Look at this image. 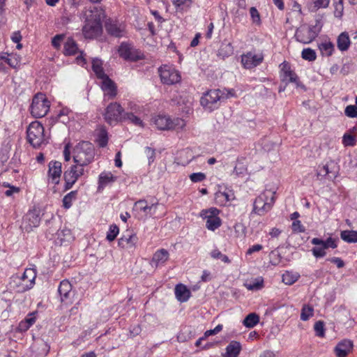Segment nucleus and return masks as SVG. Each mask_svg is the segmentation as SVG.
Listing matches in <instances>:
<instances>
[{"label":"nucleus","instance_id":"nucleus-47","mask_svg":"<svg viewBox=\"0 0 357 357\" xmlns=\"http://www.w3.org/2000/svg\"><path fill=\"white\" fill-rule=\"evenodd\" d=\"M119 233V229L116 225H111L107 233L106 238L109 241H114L118 234Z\"/></svg>","mask_w":357,"mask_h":357},{"label":"nucleus","instance_id":"nucleus-19","mask_svg":"<svg viewBox=\"0 0 357 357\" xmlns=\"http://www.w3.org/2000/svg\"><path fill=\"white\" fill-rule=\"evenodd\" d=\"M100 79L102 80V89L110 98H114L116 95V86L115 83L107 75L100 78Z\"/></svg>","mask_w":357,"mask_h":357},{"label":"nucleus","instance_id":"nucleus-63","mask_svg":"<svg viewBox=\"0 0 357 357\" xmlns=\"http://www.w3.org/2000/svg\"><path fill=\"white\" fill-rule=\"evenodd\" d=\"M263 248L262 245L260 244H256L251 246L246 252V255H250L254 252H259Z\"/></svg>","mask_w":357,"mask_h":357},{"label":"nucleus","instance_id":"nucleus-35","mask_svg":"<svg viewBox=\"0 0 357 357\" xmlns=\"http://www.w3.org/2000/svg\"><path fill=\"white\" fill-rule=\"evenodd\" d=\"M36 278V271L35 269L26 268L24 271V272L22 275V279L23 280H24L26 279H29V281L30 282L29 286L27 287V288L26 289H29L33 287V284L35 283Z\"/></svg>","mask_w":357,"mask_h":357},{"label":"nucleus","instance_id":"nucleus-54","mask_svg":"<svg viewBox=\"0 0 357 357\" xmlns=\"http://www.w3.org/2000/svg\"><path fill=\"white\" fill-rule=\"evenodd\" d=\"M326 248H324L323 245H318L312 248V252L313 255L317 257H323L326 255L325 251Z\"/></svg>","mask_w":357,"mask_h":357},{"label":"nucleus","instance_id":"nucleus-61","mask_svg":"<svg viewBox=\"0 0 357 357\" xmlns=\"http://www.w3.org/2000/svg\"><path fill=\"white\" fill-rule=\"evenodd\" d=\"M40 347H41L42 351L39 354V356H47L50 351V347L48 345V344L47 342H43L40 344Z\"/></svg>","mask_w":357,"mask_h":357},{"label":"nucleus","instance_id":"nucleus-53","mask_svg":"<svg viewBox=\"0 0 357 357\" xmlns=\"http://www.w3.org/2000/svg\"><path fill=\"white\" fill-rule=\"evenodd\" d=\"M144 155H146V157L148 159L149 165H151L155 160V149H153L151 147L146 146L144 149Z\"/></svg>","mask_w":357,"mask_h":357},{"label":"nucleus","instance_id":"nucleus-62","mask_svg":"<svg viewBox=\"0 0 357 357\" xmlns=\"http://www.w3.org/2000/svg\"><path fill=\"white\" fill-rule=\"evenodd\" d=\"M328 260L330 261L331 263L336 264L337 267L339 268H342L344 266V261L340 257H332L328 259Z\"/></svg>","mask_w":357,"mask_h":357},{"label":"nucleus","instance_id":"nucleus-9","mask_svg":"<svg viewBox=\"0 0 357 357\" xmlns=\"http://www.w3.org/2000/svg\"><path fill=\"white\" fill-rule=\"evenodd\" d=\"M124 114V109L120 104L112 102L107 107L104 116L108 123L112 124L123 121L125 119Z\"/></svg>","mask_w":357,"mask_h":357},{"label":"nucleus","instance_id":"nucleus-23","mask_svg":"<svg viewBox=\"0 0 357 357\" xmlns=\"http://www.w3.org/2000/svg\"><path fill=\"white\" fill-rule=\"evenodd\" d=\"M105 29L109 34L117 38L122 37L124 34V29L121 25H118L110 20L106 22Z\"/></svg>","mask_w":357,"mask_h":357},{"label":"nucleus","instance_id":"nucleus-40","mask_svg":"<svg viewBox=\"0 0 357 357\" xmlns=\"http://www.w3.org/2000/svg\"><path fill=\"white\" fill-rule=\"evenodd\" d=\"M149 204L145 199H140L135 203L133 210L139 215L142 216V213L147 209Z\"/></svg>","mask_w":357,"mask_h":357},{"label":"nucleus","instance_id":"nucleus-51","mask_svg":"<svg viewBox=\"0 0 357 357\" xmlns=\"http://www.w3.org/2000/svg\"><path fill=\"white\" fill-rule=\"evenodd\" d=\"M250 14L252 18V22L257 25H260L261 23L259 13L255 7H251L250 9Z\"/></svg>","mask_w":357,"mask_h":357},{"label":"nucleus","instance_id":"nucleus-18","mask_svg":"<svg viewBox=\"0 0 357 357\" xmlns=\"http://www.w3.org/2000/svg\"><path fill=\"white\" fill-rule=\"evenodd\" d=\"M65 190L70 189L79 178L77 172V166H71L68 170L64 172Z\"/></svg>","mask_w":357,"mask_h":357},{"label":"nucleus","instance_id":"nucleus-56","mask_svg":"<svg viewBox=\"0 0 357 357\" xmlns=\"http://www.w3.org/2000/svg\"><path fill=\"white\" fill-rule=\"evenodd\" d=\"M190 180L194 182H201L206 178V175L202 172L192 173L190 175Z\"/></svg>","mask_w":357,"mask_h":357},{"label":"nucleus","instance_id":"nucleus-6","mask_svg":"<svg viewBox=\"0 0 357 357\" xmlns=\"http://www.w3.org/2000/svg\"><path fill=\"white\" fill-rule=\"evenodd\" d=\"M152 123L161 130H181L185 126V122L181 118L171 119L165 115H158L152 119Z\"/></svg>","mask_w":357,"mask_h":357},{"label":"nucleus","instance_id":"nucleus-50","mask_svg":"<svg viewBox=\"0 0 357 357\" xmlns=\"http://www.w3.org/2000/svg\"><path fill=\"white\" fill-rule=\"evenodd\" d=\"M314 329L316 333V335L318 337H323L325 335L324 330V324L322 321H318L315 322L314 326Z\"/></svg>","mask_w":357,"mask_h":357},{"label":"nucleus","instance_id":"nucleus-15","mask_svg":"<svg viewBox=\"0 0 357 357\" xmlns=\"http://www.w3.org/2000/svg\"><path fill=\"white\" fill-rule=\"evenodd\" d=\"M48 166L49 177L51 178L53 183L58 184L62 173L61 163L59 161H51Z\"/></svg>","mask_w":357,"mask_h":357},{"label":"nucleus","instance_id":"nucleus-49","mask_svg":"<svg viewBox=\"0 0 357 357\" xmlns=\"http://www.w3.org/2000/svg\"><path fill=\"white\" fill-rule=\"evenodd\" d=\"M356 139L354 135L345 133L342 137V144L345 146H354L356 144Z\"/></svg>","mask_w":357,"mask_h":357},{"label":"nucleus","instance_id":"nucleus-38","mask_svg":"<svg viewBox=\"0 0 357 357\" xmlns=\"http://www.w3.org/2000/svg\"><path fill=\"white\" fill-rule=\"evenodd\" d=\"M319 48L323 55L330 56L334 51V45L331 42H326L320 44Z\"/></svg>","mask_w":357,"mask_h":357},{"label":"nucleus","instance_id":"nucleus-10","mask_svg":"<svg viewBox=\"0 0 357 357\" xmlns=\"http://www.w3.org/2000/svg\"><path fill=\"white\" fill-rule=\"evenodd\" d=\"M158 73L161 82L167 85L176 84L180 82L181 78L178 71L167 65L159 68Z\"/></svg>","mask_w":357,"mask_h":357},{"label":"nucleus","instance_id":"nucleus-21","mask_svg":"<svg viewBox=\"0 0 357 357\" xmlns=\"http://www.w3.org/2000/svg\"><path fill=\"white\" fill-rule=\"evenodd\" d=\"M234 194L231 190H218L215 194V201L220 206H225L227 202L234 199Z\"/></svg>","mask_w":357,"mask_h":357},{"label":"nucleus","instance_id":"nucleus-2","mask_svg":"<svg viewBox=\"0 0 357 357\" xmlns=\"http://www.w3.org/2000/svg\"><path fill=\"white\" fill-rule=\"evenodd\" d=\"M234 96H235L234 89L209 90L201 98L200 103L206 109L211 112L219 107V102Z\"/></svg>","mask_w":357,"mask_h":357},{"label":"nucleus","instance_id":"nucleus-36","mask_svg":"<svg viewBox=\"0 0 357 357\" xmlns=\"http://www.w3.org/2000/svg\"><path fill=\"white\" fill-rule=\"evenodd\" d=\"M245 287L248 290L257 291L262 289L264 287V280L261 278H257L250 281L249 283H245Z\"/></svg>","mask_w":357,"mask_h":357},{"label":"nucleus","instance_id":"nucleus-55","mask_svg":"<svg viewBox=\"0 0 357 357\" xmlns=\"http://www.w3.org/2000/svg\"><path fill=\"white\" fill-rule=\"evenodd\" d=\"M190 332L189 331H183L180 332L177 335V340L180 342H185L188 341L191 337L190 335Z\"/></svg>","mask_w":357,"mask_h":357},{"label":"nucleus","instance_id":"nucleus-28","mask_svg":"<svg viewBox=\"0 0 357 357\" xmlns=\"http://www.w3.org/2000/svg\"><path fill=\"white\" fill-rule=\"evenodd\" d=\"M340 238L342 241L347 243H357V231L355 230H343L340 232Z\"/></svg>","mask_w":357,"mask_h":357},{"label":"nucleus","instance_id":"nucleus-33","mask_svg":"<svg viewBox=\"0 0 357 357\" xmlns=\"http://www.w3.org/2000/svg\"><path fill=\"white\" fill-rule=\"evenodd\" d=\"M259 321V317L256 313H250L244 319L243 325L249 328L255 327Z\"/></svg>","mask_w":357,"mask_h":357},{"label":"nucleus","instance_id":"nucleus-7","mask_svg":"<svg viewBox=\"0 0 357 357\" xmlns=\"http://www.w3.org/2000/svg\"><path fill=\"white\" fill-rule=\"evenodd\" d=\"M50 102L43 93H39L35 95L30 107L31 114L35 118L45 116L50 109Z\"/></svg>","mask_w":357,"mask_h":357},{"label":"nucleus","instance_id":"nucleus-43","mask_svg":"<svg viewBox=\"0 0 357 357\" xmlns=\"http://www.w3.org/2000/svg\"><path fill=\"white\" fill-rule=\"evenodd\" d=\"M301 56L303 59L309 61H313L317 58L315 51L311 48L303 49L301 53Z\"/></svg>","mask_w":357,"mask_h":357},{"label":"nucleus","instance_id":"nucleus-32","mask_svg":"<svg viewBox=\"0 0 357 357\" xmlns=\"http://www.w3.org/2000/svg\"><path fill=\"white\" fill-rule=\"evenodd\" d=\"M300 278V274L296 272L285 271L282 274V282L287 285H291L296 282Z\"/></svg>","mask_w":357,"mask_h":357},{"label":"nucleus","instance_id":"nucleus-25","mask_svg":"<svg viewBox=\"0 0 357 357\" xmlns=\"http://www.w3.org/2000/svg\"><path fill=\"white\" fill-rule=\"evenodd\" d=\"M241 350L240 342L236 341L231 342L226 347V352L223 357H238Z\"/></svg>","mask_w":357,"mask_h":357},{"label":"nucleus","instance_id":"nucleus-39","mask_svg":"<svg viewBox=\"0 0 357 357\" xmlns=\"http://www.w3.org/2000/svg\"><path fill=\"white\" fill-rule=\"evenodd\" d=\"M77 191L73 190L64 196L63 199V206L65 208H69L72 206L73 201L76 199Z\"/></svg>","mask_w":357,"mask_h":357},{"label":"nucleus","instance_id":"nucleus-29","mask_svg":"<svg viewBox=\"0 0 357 357\" xmlns=\"http://www.w3.org/2000/svg\"><path fill=\"white\" fill-rule=\"evenodd\" d=\"M24 221L29 223H37L41 221L40 211L38 209L33 208L27 212L24 216Z\"/></svg>","mask_w":357,"mask_h":357},{"label":"nucleus","instance_id":"nucleus-46","mask_svg":"<svg viewBox=\"0 0 357 357\" xmlns=\"http://www.w3.org/2000/svg\"><path fill=\"white\" fill-rule=\"evenodd\" d=\"M159 207L163 208V206L159 204L158 203L149 204L147 209L142 213V217L154 215L155 214L156 209H158Z\"/></svg>","mask_w":357,"mask_h":357},{"label":"nucleus","instance_id":"nucleus-4","mask_svg":"<svg viewBox=\"0 0 357 357\" xmlns=\"http://www.w3.org/2000/svg\"><path fill=\"white\" fill-rule=\"evenodd\" d=\"M275 192L265 190L255 200L252 213L264 215L269 211L275 203Z\"/></svg>","mask_w":357,"mask_h":357},{"label":"nucleus","instance_id":"nucleus-52","mask_svg":"<svg viewBox=\"0 0 357 357\" xmlns=\"http://www.w3.org/2000/svg\"><path fill=\"white\" fill-rule=\"evenodd\" d=\"M344 114L349 118L357 117V105H349L346 107L344 109Z\"/></svg>","mask_w":357,"mask_h":357},{"label":"nucleus","instance_id":"nucleus-60","mask_svg":"<svg viewBox=\"0 0 357 357\" xmlns=\"http://www.w3.org/2000/svg\"><path fill=\"white\" fill-rule=\"evenodd\" d=\"M63 38V35H56L52 40V45L56 49H59L61 46V42Z\"/></svg>","mask_w":357,"mask_h":357},{"label":"nucleus","instance_id":"nucleus-48","mask_svg":"<svg viewBox=\"0 0 357 357\" xmlns=\"http://www.w3.org/2000/svg\"><path fill=\"white\" fill-rule=\"evenodd\" d=\"M174 6L176 10H183L185 7L190 8L192 1V0H172Z\"/></svg>","mask_w":357,"mask_h":357},{"label":"nucleus","instance_id":"nucleus-59","mask_svg":"<svg viewBox=\"0 0 357 357\" xmlns=\"http://www.w3.org/2000/svg\"><path fill=\"white\" fill-rule=\"evenodd\" d=\"M222 329V325L218 324L213 329L208 330L204 333L205 337H208L212 335H215L220 332Z\"/></svg>","mask_w":357,"mask_h":357},{"label":"nucleus","instance_id":"nucleus-26","mask_svg":"<svg viewBox=\"0 0 357 357\" xmlns=\"http://www.w3.org/2000/svg\"><path fill=\"white\" fill-rule=\"evenodd\" d=\"M176 298L180 302H185L190 296V291L182 284H177L175 287Z\"/></svg>","mask_w":357,"mask_h":357},{"label":"nucleus","instance_id":"nucleus-58","mask_svg":"<svg viewBox=\"0 0 357 357\" xmlns=\"http://www.w3.org/2000/svg\"><path fill=\"white\" fill-rule=\"evenodd\" d=\"M314 7L316 9L326 8L329 4V0H312Z\"/></svg>","mask_w":357,"mask_h":357},{"label":"nucleus","instance_id":"nucleus-17","mask_svg":"<svg viewBox=\"0 0 357 357\" xmlns=\"http://www.w3.org/2000/svg\"><path fill=\"white\" fill-rule=\"evenodd\" d=\"M220 211L216 208L203 210L200 213V216L206 223H221V220L218 216Z\"/></svg>","mask_w":357,"mask_h":357},{"label":"nucleus","instance_id":"nucleus-30","mask_svg":"<svg viewBox=\"0 0 357 357\" xmlns=\"http://www.w3.org/2000/svg\"><path fill=\"white\" fill-rule=\"evenodd\" d=\"M78 51L77 45L72 38H68L64 43L63 52L66 55H74Z\"/></svg>","mask_w":357,"mask_h":357},{"label":"nucleus","instance_id":"nucleus-8","mask_svg":"<svg viewBox=\"0 0 357 357\" xmlns=\"http://www.w3.org/2000/svg\"><path fill=\"white\" fill-rule=\"evenodd\" d=\"M28 142L34 148L39 147L45 142L44 128L38 121L32 122L27 128Z\"/></svg>","mask_w":357,"mask_h":357},{"label":"nucleus","instance_id":"nucleus-45","mask_svg":"<svg viewBox=\"0 0 357 357\" xmlns=\"http://www.w3.org/2000/svg\"><path fill=\"white\" fill-rule=\"evenodd\" d=\"M211 257L215 259H220L222 261L226 264H229L231 262V260L229 259V257L227 255L222 254V252L218 249H215L211 251Z\"/></svg>","mask_w":357,"mask_h":357},{"label":"nucleus","instance_id":"nucleus-34","mask_svg":"<svg viewBox=\"0 0 357 357\" xmlns=\"http://www.w3.org/2000/svg\"><path fill=\"white\" fill-rule=\"evenodd\" d=\"M92 70L95 73L96 77L100 79L106 74L102 68V61L98 59H93L92 61Z\"/></svg>","mask_w":357,"mask_h":357},{"label":"nucleus","instance_id":"nucleus-42","mask_svg":"<svg viewBox=\"0 0 357 357\" xmlns=\"http://www.w3.org/2000/svg\"><path fill=\"white\" fill-rule=\"evenodd\" d=\"M114 181H115V177L110 172L102 173L99 176V185H105L107 183L113 182Z\"/></svg>","mask_w":357,"mask_h":357},{"label":"nucleus","instance_id":"nucleus-31","mask_svg":"<svg viewBox=\"0 0 357 357\" xmlns=\"http://www.w3.org/2000/svg\"><path fill=\"white\" fill-rule=\"evenodd\" d=\"M234 49L231 43H222L218 50L217 56L222 59L229 57L233 54Z\"/></svg>","mask_w":357,"mask_h":357},{"label":"nucleus","instance_id":"nucleus-13","mask_svg":"<svg viewBox=\"0 0 357 357\" xmlns=\"http://www.w3.org/2000/svg\"><path fill=\"white\" fill-rule=\"evenodd\" d=\"M73 240L72 231L66 225L61 227L54 234V242L56 245H62L66 242H70Z\"/></svg>","mask_w":357,"mask_h":357},{"label":"nucleus","instance_id":"nucleus-22","mask_svg":"<svg viewBox=\"0 0 357 357\" xmlns=\"http://www.w3.org/2000/svg\"><path fill=\"white\" fill-rule=\"evenodd\" d=\"M138 238L136 234L123 236L119 239L118 245L121 248L132 249L135 247Z\"/></svg>","mask_w":357,"mask_h":357},{"label":"nucleus","instance_id":"nucleus-27","mask_svg":"<svg viewBox=\"0 0 357 357\" xmlns=\"http://www.w3.org/2000/svg\"><path fill=\"white\" fill-rule=\"evenodd\" d=\"M350 44L351 41L348 33L342 32L339 35L337 39V46L340 51H347L349 49Z\"/></svg>","mask_w":357,"mask_h":357},{"label":"nucleus","instance_id":"nucleus-44","mask_svg":"<svg viewBox=\"0 0 357 357\" xmlns=\"http://www.w3.org/2000/svg\"><path fill=\"white\" fill-rule=\"evenodd\" d=\"M313 308L310 305H304L301 310V319L307 321L313 316Z\"/></svg>","mask_w":357,"mask_h":357},{"label":"nucleus","instance_id":"nucleus-24","mask_svg":"<svg viewBox=\"0 0 357 357\" xmlns=\"http://www.w3.org/2000/svg\"><path fill=\"white\" fill-rule=\"evenodd\" d=\"M338 238L328 237L326 241L319 238H314L312 239L311 243L315 245H323L324 248H336L337 247Z\"/></svg>","mask_w":357,"mask_h":357},{"label":"nucleus","instance_id":"nucleus-16","mask_svg":"<svg viewBox=\"0 0 357 357\" xmlns=\"http://www.w3.org/2000/svg\"><path fill=\"white\" fill-rule=\"evenodd\" d=\"M169 254L165 249L161 248L157 250L153 255L150 264L152 267L157 268L159 266L165 264L168 260Z\"/></svg>","mask_w":357,"mask_h":357},{"label":"nucleus","instance_id":"nucleus-1","mask_svg":"<svg viewBox=\"0 0 357 357\" xmlns=\"http://www.w3.org/2000/svg\"><path fill=\"white\" fill-rule=\"evenodd\" d=\"M85 24L82 31L85 38H93L98 36L102 30L101 20L103 17L102 10L93 7L92 9L85 10L84 13Z\"/></svg>","mask_w":357,"mask_h":357},{"label":"nucleus","instance_id":"nucleus-37","mask_svg":"<svg viewBox=\"0 0 357 357\" xmlns=\"http://www.w3.org/2000/svg\"><path fill=\"white\" fill-rule=\"evenodd\" d=\"M96 142L99 146L100 147H105L107 146L108 142V135L107 132L104 128H101L99 130L98 137L96 139Z\"/></svg>","mask_w":357,"mask_h":357},{"label":"nucleus","instance_id":"nucleus-20","mask_svg":"<svg viewBox=\"0 0 357 357\" xmlns=\"http://www.w3.org/2000/svg\"><path fill=\"white\" fill-rule=\"evenodd\" d=\"M72 285L67 280H62L59 286L58 292L60 295L61 301L66 302L70 298Z\"/></svg>","mask_w":357,"mask_h":357},{"label":"nucleus","instance_id":"nucleus-41","mask_svg":"<svg viewBox=\"0 0 357 357\" xmlns=\"http://www.w3.org/2000/svg\"><path fill=\"white\" fill-rule=\"evenodd\" d=\"M124 116H125V119H123V120L127 119V120H129L131 123H132L135 126H141V127L144 126V123H143L142 121L140 119V118H139L138 116L135 115L132 112H125Z\"/></svg>","mask_w":357,"mask_h":357},{"label":"nucleus","instance_id":"nucleus-64","mask_svg":"<svg viewBox=\"0 0 357 357\" xmlns=\"http://www.w3.org/2000/svg\"><path fill=\"white\" fill-rule=\"evenodd\" d=\"M36 313L33 312L24 319V321L31 327L36 322Z\"/></svg>","mask_w":357,"mask_h":357},{"label":"nucleus","instance_id":"nucleus-3","mask_svg":"<svg viewBox=\"0 0 357 357\" xmlns=\"http://www.w3.org/2000/svg\"><path fill=\"white\" fill-rule=\"evenodd\" d=\"M94 155V146L91 142L83 141L75 146L73 160L78 165L86 166L93 160Z\"/></svg>","mask_w":357,"mask_h":357},{"label":"nucleus","instance_id":"nucleus-57","mask_svg":"<svg viewBox=\"0 0 357 357\" xmlns=\"http://www.w3.org/2000/svg\"><path fill=\"white\" fill-rule=\"evenodd\" d=\"M284 79H288L289 82L297 83L298 77L297 75L293 71H288L287 73L284 74Z\"/></svg>","mask_w":357,"mask_h":357},{"label":"nucleus","instance_id":"nucleus-14","mask_svg":"<svg viewBox=\"0 0 357 357\" xmlns=\"http://www.w3.org/2000/svg\"><path fill=\"white\" fill-rule=\"evenodd\" d=\"M354 344L351 340L344 339L339 342L334 349L337 357H346L353 349Z\"/></svg>","mask_w":357,"mask_h":357},{"label":"nucleus","instance_id":"nucleus-5","mask_svg":"<svg viewBox=\"0 0 357 357\" xmlns=\"http://www.w3.org/2000/svg\"><path fill=\"white\" fill-rule=\"evenodd\" d=\"M322 25L319 20H316L315 25H301L296 29L295 38L296 40L303 44H308L312 42L321 31Z\"/></svg>","mask_w":357,"mask_h":357},{"label":"nucleus","instance_id":"nucleus-11","mask_svg":"<svg viewBox=\"0 0 357 357\" xmlns=\"http://www.w3.org/2000/svg\"><path fill=\"white\" fill-rule=\"evenodd\" d=\"M118 52L120 56L125 60L135 61L142 59L141 53L127 43H121L119 47Z\"/></svg>","mask_w":357,"mask_h":357},{"label":"nucleus","instance_id":"nucleus-12","mask_svg":"<svg viewBox=\"0 0 357 357\" xmlns=\"http://www.w3.org/2000/svg\"><path fill=\"white\" fill-rule=\"evenodd\" d=\"M263 59L264 57L261 54H255L252 52L241 55V63L243 68L246 69H251L259 66Z\"/></svg>","mask_w":357,"mask_h":357}]
</instances>
